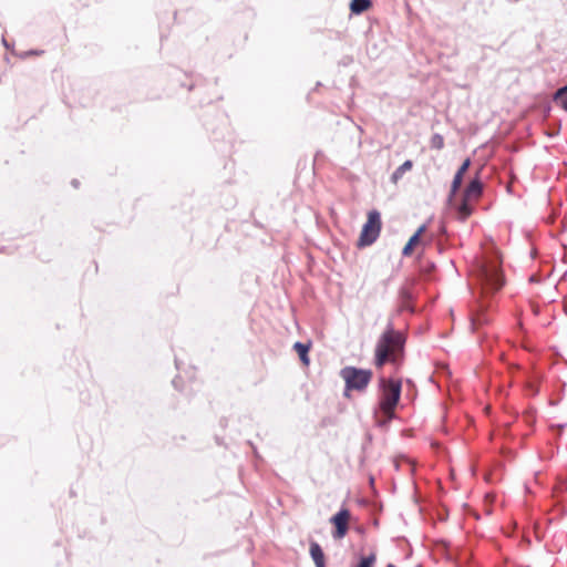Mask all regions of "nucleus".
I'll use <instances>...</instances> for the list:
<instances>
[{"label":"nucleus","instance_id":"obj_15","mask_svg":"<svg viewBox=\"0 0 567 567\" xmlns=\"http://www.w3.org/2000/svg\"><path fill=\"white\" fill-rule=\"evenodd\" d=\"M412 166H413L412 161H410V159L405 161L403 164H401V165H400V166L394 171L393 176H392V177H393V179H398V178L402 177V175H403L405 172L410 171V169L412 168Z\"/></svg>","mask_w":567,"mask_h":567},{"label":"nucleus","instance_id":"obj_5","mask_svg":"<svg viewBox=\"0 0 567 567\" xmlns=\"http://www.w3.org/2000/svg\"><path fill=\"white\" fill-rule=\"evenodd\" d=\"M350 517V513L348 509L342 508L336 515H333L330 522L336 526V530L333 533L334 539H341L346 536L348 532V520Z\"/></svg>","mask_w":567,"mask_h":567},{"label":"nucleus","instance_id":"obj_13","mask_svg":"<svg viewBox=\"0 0 567 567\" xmlns=\"http://www.w3.org/2000/svg\"><path fill=\"white\" fill-rule=\"evenodd\" d=\"M555 102L567 111V84L560 87L555 94Z\"/></svg>","mask_w":567,"mask_h":567},{"label":"nucleus","instance_id":"obj_8","mask_svg":"<svg viewBox=\"0 0 567 567\" xmlns=\"http://www.w3.org/2000/svg\"><path fill=\"white\" fill-rule=\"evenodd\" d=\"M483 192V184L478 177L473 178L464 190L465 198H478Z\"/></svg>","mask_w":567,"mask_h":567},{"label":"nucleus","instance_id":"obj_9","mask_svg":"<svg viewBox=\"0 0 567 567\" xmlns=\"http://www.w3.org/2000/svg\"><path fill=\"white\" fill-rule=\"evenodd\" d=\"M372 0H350V16H360L372 7Z\"/></svg>","mask_w":567,"mask_h":567},{"label":"nucleus","instance_id":"obj_22","mask_svg":"<svg viewBox=\"0 0 567 567\" xmlns=\"http://www.w3.org/2000/svg\"><path fill=\"white\" fill-rule=\"evenodd\" d=\"M76 1L80 2L83 7L89 6V0H76Z\"/></svg>","mask_w":567,"mask_h":567},{"label":"nucleus","instance_id":"obj_2","mask_svg":"<svg viewBox=\"0 0 567 567\" xmlns=\"http://www.w3.org/2000/svg\"><path fill=\"white\" fill-rule=\"evenodd\" d=\"M380 388L382 390V399L380 401V409L384 413L393 412L401 395V381L392 378L381 377L379 380Z\"/></svg>","mask_w":567,"mask_h":567},{"label":"nucleus","instance_id":"obj_16","mask_svg":"<svg viewBox=\"0 0 567 567\" xmlns=\"http://www.w3.org/2000/svg\"><path fill=\"white\" fill-rule=\"evenodd\" d=\"M430 145L432 148L442 150L444 147V137L439 133L433 134L430 140Z\"/></svg>","mask_w":567,"mask_h":567},{"label":"nucleus","instance_id":"obj_12","mask_svg":"<svg viewBox=\"0 0 567 567\" xmlns=\"http://www.w3.org/2000/svg\"><path fill=\"white\" fill-rule=\"evenodd\" d=\"M293 349L298 352L301 362L306 365L309 364L308 352L310 346L298 341L293 344Z\"/></svg>","mask_w":567,"mask_h":567},{"label":"nucleus","instance_id":"obj_18","mask_svg":"<svg viewBox=\"0 0 567 567\" xmlns=\"http://www.w3.org/2000/svg\"><path fill=\"white\" fill-rule=\"evenodd\" d=\"M375 563V555L372 553L365 557H362L358 567H373Z\"/></svg>","mask_w":567,"mask_h":567},{"label":"nucleus","instance_id":"obj_23","mask_svg":"<svg viewBox=\"0 0 567 567\" xmlns=\"http://www.w3.org/2000/svg\"><path fill=\"white\" fill-rule=\"evenodd\" d=\"M72 185H73L74 187H78V186H79V182H78L76 179H73V181H72Z\"/></svg>","mask_w":567,"mask_h":567},{"label":"nucleus","instance_id":"obj_11","mask_svg":"<svg viewBox=\"0 0 567 567\" xmlns=\"http://www.w3.org/2000/svg\"><path fill=\"white\" fill-rule=\"evenodd\" d=\"M1 42L2 44L8 49V50H12V52L21 58H25V56H29V55H37L39 54L38 51H34V50H30V51H21V52H17L14 51V42H13V38H6V37H2L1 38Z\"/></svg>","mask_w":567,"mask_h":567},{"label":"nucleus","instance_id":"obj_6","mask_svg":"<svg viewBox=\"0 0 567 567\" xmlns=\"http://www.w3.org/2000/svg\"><path fill=\"white\" fill-rule=\"evenodd\" d=\"M33 23L40 27L43 32H52L59 20L53 11L48 10L38 13L33 19Z\"/></svg>","mask_w":567,"mask_h":567},{"label":"nucleus","instance_id":"obj_20","mask_svg":"<svg viewBox=\"0 0 567 567\" xmlns=\"http://www.w3.org/2000/svg\"><path fill=\"white\" fill-rule=\"evenodd\" d=\"M493 286L494 289H499L503 286V279L498 276V274L493 275Z\"/></svg>","mask_w":567,"mask_h":567},{"label":"nucleus","instance_id":"obj_19","mask_svg":"<svg viewBox=\"0 0 567 567\" xmlns=\"http://www.w3.org/2000/svg\"><path fill=\"white\" fill-rule=\"evenodd\" d=\"M470 165H471V159H470V158H466V159L463 162V164L458 167V169H457V172H456V173H457V174H461V175H463V176H464V174H465V173H466V171L468 169Z\"/></svg>","mask_w":567,"mask_h":567},{"label":"nucleus","instance_id":"obj_3","mask_svg":"<svg viewBox=\"0 0 567 567\" xmlns=\"http://www.w3.org/2000/svg\"><path fill=\"white\" fill-rule=\"evenodd\" d=\"M340 375L346 382L347 390L357 391L365 390L372 379L371 370L355 367H344L341 369Z\"/></svg>","mask_w":567,"mask_h":567},{"label":"nucleus","instance_id":"obj_1","mask_svg":"<svg viewBox=\"0 0 567 567\" xmlns=\"http://www.w3.org/2000/svg\"><path fill=\"white\" fill-rule=\"evenodd\" d=\"M405 341L404 333L395 330L393 323L389 322L375 343V367L382 368L386 362L396 364L403 355Z\"/></svg>","mask_w":567,"mask_h":567},{"label":"nucleus","instance_id":"obj_21","mask_svg":"<svg viewBox=\"0 0 567 567\" xmlns=\"http://www.w3.org/2000/svg\"><path fill=\"white\" fill-rule=\"evenodd\" d=\"M372 33H373V28H372V25H369L368 30H365V31L363 32V35H364V37H368V35H370V34H372Z\"/></svg>","mask_w":567,"mask_h":567},{"label":"nucleus","instance_id":"obj_4","mask_svg":"<svg viewBox=\"0 0 567 567\" xmlns=\"http://www.w3.org/2000/svg\"><path fill=\"white\" fill-rule=\"evenodd\" d=\"M381 215L377 209H372L368 213V219L362 227L361 235L359 238L360 246H370L379 237L381 231Z\"/></svg>","mask_w":567,"mask_h":567},{"label":"nucleus","instance_id":"obj_10","mask_svg":"<svg viewBox=\"0 0 567 567\" xmlns=\"http://www.w3.org/2000/svg\"><path fill=\"white\" fill-rule=\"evenodd\" d=\"M426 226L422 225L417 228V230L410 237L409 241L404 246L402 250L403 256H410L413 247L419 243L421 235L425 231Z\"/></svg>","mask_w":567,"mask_h":567},{"label":"nucleus","instance_id":"obj_7","mask_svg":"<svg viewBox=\"0 0 567 567\" xmlns=\"http://www.w3.org/2000/svg\"><path fill=\"white\" fill-rule=\"evenodd\" d=\"M310 556L316 565V567H326V558L321 546L312 540L310 542Z\"/></svg>","mask_w":567,"mask_h":567},{"label":"nucleus","instance_id":"obj_14","mask_svg":"<svg viewBox=\"0 0 567 567\" xmlns=\"http://www.w3.org/2000/svg\"><path fill=\"white\" fill-rule=\"evenodd\" d=\"M468 198H463L462 203L458 206V215L461 219H466L473 212L471 205L468 204Z\"/></svg>","mask_w":567,"mask_h":567},{"label":"nucleus","instance_id":"obj_17","mask_svg":"<svg viewBox=\"0 0 567 567\" xmlns=\"http://www.w3.org/2000/svg\"><path fill=\"white\" fill-rule=\"evenodd\" d=\"M462 181H463V175L455 173L454 178L452 181V185H451V192H450L451 197L455 196V194L457 193V190L461 187Z\"/></svg>","mask_w":567,"mask_h":567}]
</instances>
